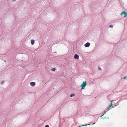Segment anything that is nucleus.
Masks as SVG:
<instances>
[{"label": "nucleus", "mask_w": 127, "mask_h": 127, "mask_svg": "<svg viewBox=\"0 0 127 127\" xmlns=\"http://www.w3.org/2000/svg\"><path fill=\"white\" fill-rule=\"evenodd\" d=\"M87 85V83L86 82H83V83L81 85V87L82 89H84V88Z\"/></svg>", "instance_id": "1"}, {"label": "nucleus", "mask_w": 127, "mask_h": 127, "mask_svg": "<svg viewBox=\"0 0 127 127\" xmlns=\"http://www.w3.org/2000/svg\"><path fill=\"white\" fill-rule=\"evenodd\" d=\"M123 14H124V17H126L127 16V12L125 11H123L120 14L121 15H122Z\"/></svg>", "instance_id": "2"}, {"label": "nucleus", "mask_w": 127, "mask_h": 127, "mask_svg": "<svg viewBox=\"0 0 127 127\" xmlns=\"http://www.w3.org/2000/svg\"><path fill=\"white\" fill-rule=\"evenodd\" d=\"M79 57V56L77 54L75 55L74 56V59H77V60L78 59Z\"/></svg>", "instance_id": "3"}, {"label": "nucleus", "mask_w": 127, "mask_h": 127, "mask_svg": "<svg viewBox=\"0 0 127 127\" xmlns=\"http://www.w3.org/2000/svg\"><path fill=\"white\" fill-rule=\"evenodd\" d=\"M90 45V44L89 43L87 42L84 45V46L86 47H88Z\"/></svg>", "instance_id": "4"}, {"label": "nucleus", "mask_w": 127, "mask_h": 127, "mask_svg": "<svg viewBox=\"0 0 127 127\" xmlns=\"http://www.w3.org/2000/svg\"><path fill=\"white\" fill-rule=\"evenodd\" d=\"M30 84L31 86H34L35 85V83L34 82H32L30 83Z\"/></svg>", "instance_id": "5"}, {"label": "nucleus", "mask_w": 127, "mask_h": 127, "mask_svg": "<svg viewBox=\"0 0 127 127\" xmlns=\"http://www.w3.org/2000/svg\"><path fill=\"white\" fill-rule=\"evenodd\" d=\"M112 105V103H111L110 104L108 108L107 109V111H108L109 109L111 107V106Z\"/></svg>", "instance_id": "6"}, {"label": "nucleus", "mask_w": 127, "mask_h": 127, "mask_svg": "<svg viewBox=\"0 0 127 127\" xmlns=\"http://www.w3.org/2000/svg\"><path fill=\"white\" fill-rule=\"evenodd\" d=\"M34 43V40H32L31 41V43L32 45H33Z\"/></svg>", "instance_id": "7"}, {"label": "nucleus", "mask_w": 127, "mask_h": 127, "mask_svg": "<svg viewBox=\"0 0 127 127\" xmlns=\"http://www.w3.org/2000/svg\"><path fill=\"white\" fill-rule=\"evenodd\" d=\"M55 68H53L52 69V70L53 71H55Z\"/></svg>", "instance_id": "8"}, {"label": "nucleus", "mask_w": 127, "mask_h": 127, "mask_svg": "<svg viewBox=\"0 0 127 127\" xmlns=\"http://www.w3.org/2000/svg\"><path fill=\"white\" fill-rule=\"evenodd\" d=\"M113 26L112 25H111L109 26L110 28H112L113 27Z\"/></svg>", "instance_id": "9"}, {"label": "nucleus", "mask_w": 127, "mask_h": 127, "mask_svg": "<svg viewBox=\"0 0 127 127\" xmlns=\"http://www.w3.org/2000/svg\"><path fill=\"white\" fill-rule=\"evenodd\" d=\"M45 127H49V126L48 125H46L45 126Z\"/></svg>", "instance_id": "10"}, {"label": "nucleus", "mask_w": 127, "mask_h": 127, "mask_svg": "<svg viewBox=\"0 0 127 127\" xmlns=\"http://www.w3.org/2000/svg\"><path fill=\"white\" fill-rule=\"evenodd\" d=\"M126 78H127V77H126V76H125V77H124V79H126Z\"/></svg>", "instance_id": "11"}, {"label": "nucleus", "mask_w": 127, "mask_h": 127, "mask_svg": "<svg viewBox=\"0 0 127 127\" xmlns=\"http://www.w3.org/2000/svg\"><path fill=\"white\" fill-rule=\"evenodd\" d=\"M106 113V112L105 111H104V114L102 116H103Z\"/></svg>", "instance_id": "12"}, {"label": "nucleus", "mask_w": 127, "mask_h": 127, "mask_svg": "<svg viewBox=\"0 0 127 127\" xmlns=\"http://www.w3.org/2000/svg\"><path fill=\"white\" fill-rule=\"evenodd\" d=\"M4 82V81H3L1 82L2 84H3Z\"/></svg>", "instance_id": "13"}, {"label": "nucleus", "mask_w": 127, "mask_h": 127, "mask_svg": "<svg viewBox=\"0 0 127 127\" xmlns=\"http://www.w3.org/2000/svg\"><path fill=\"white\" fill-rule=\"evenodd\" d=\"M70 96L71 97H72V95H70Z\"/></svg>", "instance_id": "14"}, {"label": "nucleus", "mask_w": 127, "mask_h": 127, "mask_svg": "<svg viewBox=\"0 0 127 127\" xmlns=\"http://www.w3.org/2000/svg\"><path fill=\"white\" fill-rule=\"evenodd\" d=\"M95 124V123H93V124H92V125H93L94 124Z\"/></svg>", "instance_id": "15"}, {"label": "nucleus", "mask_w": 127, "mask_h": 127, "mask_svg": "<svg viewBox=\"0 0 127 127\" xmlns=\"http://www.w3.org/2000/svg\"><path fill=\"white\" fill-rule=\"evenodd\" d=\"M106 118V117H104V118H103V119H105V118Z\"/></svg>", "instance_id": "16"}, {"label": "nucleus", "mask_w": 127, "mask_h": 127, "mask_svg": "<svg viewBox=\"0 0 127 127\" xmlns=\"http://www.w3.org/2000/svg\"><path fill=\"white\" fill-rule=\"evenodd\" d=\"M13 0V1H15L16 0Z\"/></svg>", "instance_id": "17"}, {"label": "nucleus", "mask_w": 127, "mask_h": 127, "mask_svg": "<svg viewBox=\"0 0 127 127\" xmlns=\"http://www.w3.org/2000/svg\"><path fill=\"white\" fill-rule=\"evenodd\" d=\"M113 101V100H112L111 101L112 102Z\"/></svg>", "instance_id": "18"}]
</instances>
